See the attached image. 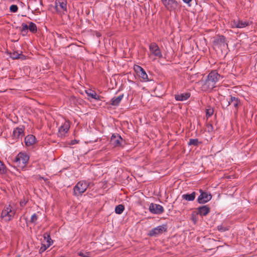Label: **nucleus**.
<instances>
[{
  "label": "nucleus",
  "instance_id": "obj_30",
  "mask_svg": "<svg viewBox=\"0 0 257 257\" xmlns=\"http://www.w3.org/2000/svg\"><path fill=\"white\" fill-rule=\"evenodd\" d=\"M198 144V139H190L189 142V145L197 146Z\"/></svg>",
  "mask_w": 257,
  "mask_h": 257
},
{
  "label": "nucleus",
  "instance_id": "obj_32",
  "mask_svg": "<svg viewBox=\"0 0 257 257\" xmlns=\"http://www.w3.org/2000/svg\"><path fill=\"white\" fill-rule=\"evenodd\" d=\"M49 246H48L46 244H42L41 247L39 249V252L42 253L46 250Z\"/></svg>",
  "mask_w": 257,
  "mask_h": 257
},
{
  "label": "nucleus",
  "instance_id": "obj_36",
  "mask_svg": "<svg viewBox=\"0 0 257 257\" xmlns=\"http://www.w3.org/2000/svg\"><path fill=\"white\" fill-rule=\"evenodd\" d=\"M217 228L218 230H220L221 231H224L226 230V229L224 227H223L221 225L218 226Z\"/></svg>",
  "mask_w": 257,
  "mask_h": 257
},
{
  "label": "nucleus",
  "instance_id": "obj_3",
  "mask_svg": "<svg viewBox=\"0 0 257 257\" xmlns=\"http://www.w3.org/2000/svg\"><path fill=\"white\" fill-rule=\"evenodd\" d=\"M29 160V156L25 153H19L16 157L15 163L16 166L23 169L25 167Z\"/></svg>",
  "mask_w": 257,
  "mask_h": 257
},
{
  "label": "nucleus",
  "instance_id": "obj_1",
  "mask_svg": "<svg viewBox=\"0 0 257 257\" xmlns=\"http://www.w3.org/2000/svg\"><path fill=\"white\" fill-rule=\"evenodd\" d=\"M221 76L216 71H211L205 81H202V90L210 91L216 87L217 82L220 80Z\"/></svg>",
  "mask_w": 257,
  "mask_h": 257
},
{
  "label": "nucleus",
  "instance_id": "obj_6",
  "mask_svg": "<svg viewBox=\"0 0 257 257\" xmlns=\"http://www.w3.org/2000/svg\"><path fill=\"white\" fill-rule=\"evenodd\" d=\"M88 187V184L86 181H79L74 187L75 195L79 196L83 193Z\"/></svg>",
  "mask_w": 257,
  "mask_h": 257
},
{
  "label": "nucleus",
  "instance_id": "obj_2",
  "mask_svg": "<svg viewBox=\"0 0 257 257\" xmlns=\"http://www.w3.org/2000/svg\"><path fill=\"white\" fill-rule=\"evenodd\" d=\"M16 213V207L14 204L6 205L1 213V218L5 221H9L14 217Z\"/></svg>",
  "mask_w": 257,
  "mask_h": 257
},
{
  "label": "nucleus",
  "instance_id": "obj_5",
  "mask_svg": "<svg viewBox=\"0 0 257 257\" xmlns=\"http://www.w3.org/2000/svg\"><path fill=\"white\" fill-rule=\"evenodd\" d=\"M29 30L31 32L35 33L37 31V28L35 24L33 22H29V25L22 23L21 31L23 36H26Z\"/></svg>",
  "mask_w": 257,
  "mask_h": 257
},
{
  "label": "nucleus",
  "instance_id": "obj_23",
  "mask_svg": "<svg viewBox=\"0 0 257 257\" xmlns=\"http://www.w3.org/2000/svg\"><path fill=\"white\" fill-rule=\"evenodd\" d=\"M251 24V22L246 21V20H239V28H244L248 26H249Z\"/></svg>",
  "mask_w": 257,
  "mask_h": 257
},
{
  "label": "nucleus",
  "instance_id": "obj_19",
  "mask_svg": "<svg viewBox=\"0 0 257 257\" xmlns=\"http://www.w3.org/2000/svg\"><path fill=\"white\" fill-rule=\"evenodd\" d=\"M190 96V93L186 92L175 95V98L177 101H184L188 99Z\"/></svg>",
  "mask_w": 257,
  "mask_h": 257
},
{
  "label": "nucleus",
  "instance_id": "obj_24",
  "mask_svg": "<svg viewBox=\"0 0 257 257\" xmlns=\"http://www.w3.org/2000/svg\"><path fill=\"white\" fill-rule=\"evenodd\" d=\"M86 93H87L88 96H90L92 98L97 99L98 98V96L97 95V94L94 91H92L91 90H86Z\"/></svg>",
  "mask_w": 257,
  "mask_h": 257
},
{
  "label": "nucleus",
  "instance_id": "obj_29",
  "mask_svg": "<svg viewBox=\"0 0 257 257\" xmlns=\"http://www.w3.org/2000/svg\"><path fill=\"white\" fill-rule=\"evenodd\" d=\"M214 112L213 109L212 107H209L206 109V115L207 117H210Z\"/></svg>",
  "mask_w": 257,
  "mask_h": 257
},
{
  "label": "nucleus",
  "instance_id": "obj_12",
  "mask_svg": "<svg viewBox=\"0 0 257 257\" xmlns=\"http://www.w3.org/2000/svg\"><path fill=\"white\" fill-rule=\"evenodd\" d=\"M122 142V138L118 134H113L111 137L110 143L115 147L120 146Z\"/></svg>",
  "mask_w": 257,
  "mask_h": 257
},
{
  "label": "nucleus",
  "instance_id": "obj_14",
  "mask_svg": "<svg viewBox=\"0 0 257 257\" xmlns=\"http://www.w3.org/2000/svg\"><path fill=\"white\" fill-rule=\"evenodd\" d=\"M164 6L167 10L172 11L177 7V3L175 0H161Z\"/></svg>",
  "mask_w": 257,
  "mask_h": 257
},
{
  "label": "nucleus",
  "instance_id": "obj_39",
  "mask_svg": "<svg viewBox=\"0 0 257 257\" xmlns=\"http://www.w3.org/2000/svg\"><path fill=\"white\" fill-rule=\"evenodd\" d=\"M76 143V141H74L72 142V144H74L75 143Z\"/></svg>",
  "mask_w": 257,
  "mask_h": 257
},
{
  "label": "nucleus",
  "instance_id": "obj_4",
  "mask_svg": "<svg viewBox=\"0 0 257 257\" xmlns=\"http://www.w3.org/2000/svg\"><path fill=\"white\" fill-rule=\"evenodd\" d=\"M150 54L149 57L155 60L157 58H161L163 57V55L161 51L156 43H152L149 46Z\"/></svg>",
  "mask_w": 257,
  "mask_h": 257
},
{
  "label": "nucleus",
  "instance_id": "obj_7",
  "mask_svg": "<svg viewBox=\"0 0 257 257\" xmlns=\"http://www.w3.org/2000/svg\"><path fill=\"white\" fill-rule=\"evenodd\" d=\"M239 103V100L235 97H231L229 100L223 99L221 101V104L223 107H227L229 105H232L237 109Z\"/></svg>",
  "mask_w": 257,
  "mask_h": 257
},
{
  "label": "nucleus",
  "instance_id": "obj_8",
  "mask_svg": "<svg viewBox=\"0 0 257 257\" xmlns=\"http://www.w3.org/2000/svg\"><path fill=\"white\" fill-rule=\"evenodd\" d=\"M134 69L138 75L141 77L143 81H147L148 80V75L142 67L135 65L134 67Z\"/></svg>",
  "mask_w": 257,
  "mask_h": 257
},
{
  "label": "nucleus",
  "instance_id": "obj_9",
  "mask_svg": "<svg viewBox=\"0 0 257 257\" xmlns=\"http://www.w3.org/2000/svg\"><path fill=\"white\" fill-rule=\"evenodd\" d=\"M55 8L58 12H64L67 11V2L65 0H56Z\"/></svg>",
  "mask_w": 257,
  "mask_h": 257
},
{
  "label": "nucleus",
  "instance_id": "obj_37",
  "mask_svg": "<svg viewBox=\"0 0 257 257\" xmlns=\"http://www.w3.org/2000/svg\"><path fill=\"white\" fill-rule=\"evenodd\" d=\"M183 1L186 4H189L191 0H183Z\"/></svg>",
  "mask_w": 257,
  "mask_h": 257
},
{
  "label": "nucleus",
  "instance_id": "obj_20",
  "mask_svg": "<svg viewBox=\"0 0 257 257\" xmlns=\"http://www.w3.org/2000/svg\"><path fill=\"white\" fill-rule=\"evenodd\" d=\"M196 196V193L195 192H192L191 194H184L182 195V199L189 201H193Z\"/></svg>",
  "mask_w": 257,
  "mask_h": 257
},
{
  "label": "nucleus",
  "instance_id": "obj_11",
  "mask_svg": "<svg viewBox=\"0 0 257 257\" xmlns=\"http://www.w3.org/2000/svg\"><path fill=\"white\" fill-rule=\"evenodd\" d=\"M70 128V122L65 121L59 128L58 136L60 137H64Z\"/></svg>",
  "mask_w": 257,
  "mask_h": 257
},
{
  "label": "nucleus",
  "instance_id": "obj_26",
  "mask_svg": "<svg viewBox=\"0 0 257 257\" xmlns=\"http://www.w3.org/2000/svg\"><path fill=\"white\" fill-rule=\"evenodd\" d=\"M124 207L122 205H118L115 207V212L116 214H120L123 211Z\"/></svg>",
  "mask_w": 257,
  "mask_h": 257
},
{
  "label": "nucleus",
  "instance_id": "obj_34",
  "mask_svg": "<svg viewBox=\"0 0 257 257\" xmlns=\"http://www.w3.org/2000/svg\"><path fill=\"white\" fill-rule=\"evenodd\" d=\"M38 219V217H37V215H36V213H34L33 214L32 216H31V221L32 222V223H35L37 220Z\"/></svg>",
  "mask_w": 257,
  "mask_h": 257
},
{
  "label": "nucleus",
  "instance_id": "obj_22",
  "mask_svg": "<svg viewBox=\"0 0 257 257\" xmlns=\"http://www.w3.org/2000/svg\"><path fill=\"white\" fill-rule=\"evenodd\" d=\"M123 97V95H120L115 98H112L111 100V104L114 106L118 105L122 100Z\"/></svg>",
  "mask_w": 257,
  "mask_h": 257
},
{
  "label": "nucleus",
  "instance_id": "obj_15",
  "mask_svg": "<svg viewBox=\"0 0 257 257\" xmlns=\"http://www.w3.org/2000/svg\"><path fill=\"white\" fill-rule=\"evenodd\" d=\"M211 195L206 192H201L198 198V201L199 203H205L211 199Z\"/></svg>",
  "mask_w": 257,
  "mask_h": 257
},
{
  "label": "nucleus",
  "instance_id": "obj_21",
  "mask_svg": "<svg viewBox=\"0 0 257 257\" xmlns=\"http://www.w3.org/2000/svg\"><path fill=\"white\" fill-rule=\"evenodd\" d=\"M209 212V208L206 206H203L198 208V214L202 216L206 215Z\"/></svg>",
  "mask_w": 257,
  "mask_h": 257
},
{
  "label": "nucleus",
  "instance_id": "obj_27",
  "mask_svg": "<svg viewBox=\"0 0 257 257\" xmlns=\"http://www.w3.org/2000/svg\"><path fill=\"white\" fill-rule=\"evenodd\" d=\"M44 240L47 242V245L49 246H50L53 243V241L52 239L51 238L50 236L48 234H45L44 235Z\"/></svg>",
  "mask_w": 257,
  "mask_h": 257
},
{
  "label": "nucleus",
  "instance_id": "obj_18",
  "mask_svg": "<svg viewBox=\"0 0 257 257\" xmlns=\"http://www.w3.org/2000/svg\"><path fill=\"white\" fill-rule=\"evenodd\" d=\"M36 139L32 135H28L25 138V143L27 146H31L36 142Z\"/></svg>",
  "mask_w": 257,
  "mask_h": 257
},
{
  "label": "nucleus",
  "instance_id": "obj_17",
  "mask_svg": "<svg viewBox=\"0 0 257 257\" xmlns=\"http://www.w3.org/2000/svg\"><path fill=\"white\" fill-rule=\"evenodd\" d=\"M214 43L215 44L220 47L224 48L227 46V44L225 41V38L222 36L217 37L214 40Z\"/></svg>",
  "mask_w": 257,
  "mask_h": 257
},
{
  "label": "nucleus",
  "instance_id": "obj_16",
  "mask_svg": "<svg viewBox=\"0 0 257 257\" xmlns=\"http://www.w3.org/2000/svg\"><path fill=\"white\" fill-rule=\"evenodd\" d=\"M24 128L23 126L16 128L14 131L13 136L15 139L22 138L24 136Z\"/></svg>",
  "mask_w": 257,
  "mask_h": 257
},
{
  "label": "nucleus",
  "instance_id": "obj_33",
  "mask_svg": "<svg viewBox=\"0 0 257 257\" xmlns=\"http://www.w3.org/2000/svg\"><path fill=\"white\" fill-rule=\"evenodd\" d=\"M78 254L82 257H90V253L87 252L79 251Z\"/></svg>",
  "mask_w": 257,
  "mask_h": 257
},
{
  "label": "nucleus",
  "instance_id": "obj_10",
  "mask_svg": "<svg viewBox=\"0 0 257 257\" xmlns=\"http://www.w3.org/2000/svg\"><path fill=\"white\" fill-rule=\"evenodd\" d=\"M149 210L151 213L156 214H161L164 211V208L162 206L154 203H151L150 205Z\"/></svg>",
  "mask_w": 257,
  "mask_h": 257
},
{
  "label": "nucleus",
  "instance_id": "obj_13",
  "mask_svg": "<svg viewBox=\"0 0 257 257\" xmlns=\"http://www.w3.org/2000/svg\"><path fill=\"white\" fill-rule=\"evenodd\" d=\"M167 230L166 225H160L154 228L150 231L149 234L151 236H156L162 234Z\"/></svg>",
  "mask_w": 257,
  "mask_h": 257
},
{
  "label": "nucleus",
  "instance_id": "obj_31",
  "mask_svg": "<svg viewBox=\"0 0 257 257\" xmlns=\"http://www.w3.org/2000/svg\"><path fill=\"white\" fill-rule=\"evenodd\" d=\"M20 54L17 52H14L11 54L10 57L13 59H16L19 58Z\"/></svg>",
  "mask_w": 257,
  "mask_h": 257
},
{
  "label": "nucleus",
  "instance_id": "obj_25",
  "mask_svg": "<svg viewBox=\"0 0 257 257\" xmlns=\"http://www.w3.org/2000/svg\"><path fill=\"white\" fill-rule=\"evenodd\" d=\"M230 27L232 28H239V19L234 20L230 22Z\"/></svg>",
  "mask_w": 257,
  "mask_h": 257
},
{
  "label": "nucleus",
  "instance_id": "obj_35",
  "mask_svg": "<svg viewBox=\"0 0 257 257\" xmlns=\"http://www.w3.org/2000/svg\"><path fill=\"white\" fill-rule=\"evenodd\" d=\"M10 10L12 12L15 13L18 11V7L15 5H12L10 8Z\"/></svg>",
  "mask_w": 257,
  "mask_h": 257
},
{
  "label": "nucleus",
  "instance_id": "obj_38",
  "mask_svg": "<svg viewBox=\"0 0 257 257\" xmlns=\"http://www.w3.org/2000/svg\"><path fill=\"white\" fill-rule=\"evenodd\" d=\"M25 204H26V202L25 201L24 202L21 201L20 202V205L21 206H23Z\"/></svg>",
  "mask_w": 257,
  "mask_h": 257
},
{
  "label": "nucleus",
  "instance_id": "obj_28",
  "mask_svg": "<svg viewBox=\"0 0 257 257\" xmlns=\"http://www.w3.org/2000/svg\"><path fill=\"white\" fill-rule=\"evenodd\" d=\"M7 173V169L4 163L0 160V173L6 174Z\"/></svg>",
  "mask_w": 257,
  "mask_h": 257
}]
</instances>
